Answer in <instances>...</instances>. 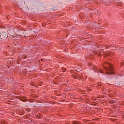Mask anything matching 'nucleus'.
<instances>
[{
	"label": "nucleus",
	"instance_id": "obj_1",
	"mask_svg": "<svg viewBox=\"0 0 124 124\" xmlns=\"http://www.w3.org/2000/svg\"><path fill=\"white\" fill-rule=\"evenodd\" d=\"M109 65V67H104L105 69L106 70V72L107 74L108 75H110V74L113 75L114 74V69L113 68V66L111 65V64H108Z\"/></svg>",
	"mask_w": 124,
	"mask_h": 124
},
{
	"label": "nucleus",
	"instance_id": "obj_2",
	"mask_svg": "<svg viewBox=\"0 0 124 124\" xmlns=\"http://www.w3.org/2000/svg\"><path fill=\"white\" fill-rule=\"evenodd\" d=\"M7 34L5 32H1L0 33V40L5 39L7 38Z\"/></svg>",
	"mask_w": 124,
	"mask_h": 124
},
{
	"label": "nucleus",
	"instance_id": "obj_3",
	"mask_svg": "<svg viewBox=\"0 0 124 124\" xmlns=\"http://www.w3.org/2000/svg\"><path fill=\"white\" fill-rule=\"evenodd\" d=\"M99 72H100V73H103V71H102V70L99 69Z\"/></svg>",
	"mask_w": 124,
	"mask_h": 124
},
{
	"label": "nucleus",
	"instance_id": "obj_4",
	"mask_svg": "<svg viewBox=\"0 0 124 124\" xmlns=\"http://www.w3.org/2000/svg\"><path fill=\"white\" fill-rule=\"evenodd\" d=\"M74 124H80V122L76 121V122L74 123Z\"/></svg>",
	"mask_w": 124,
	"mask_h": 124
},
{
	"label": "nucleus",
	"instance_id": "obj_5",
	"mask_svg": "<svg viewBox=\"0 0 124 124\" xmlns=\"http://www.w3.org/2000/svg\"><path fill=\"white\" fill-rule=\"evenodd\" d=\"M122 50H123V52H124V48H122Z\"/></svg>",
	"mask_w": 124,
	"mask_h": 124
},
{
	"label": "nucleus",
	"instance_id": "obj_6",
	"mask_svg": "<svg viewBox=\"0 0 124 124\" xmlns=\"http://www.w3.org/2000/svg\"><path fill=\"white\" fill-rule=\"evenodd\" d=\"M63 72H65V71H63Z\"/></svg>",
	"mask_w": 124,
	"mask_h": 124
}]
</instances>
